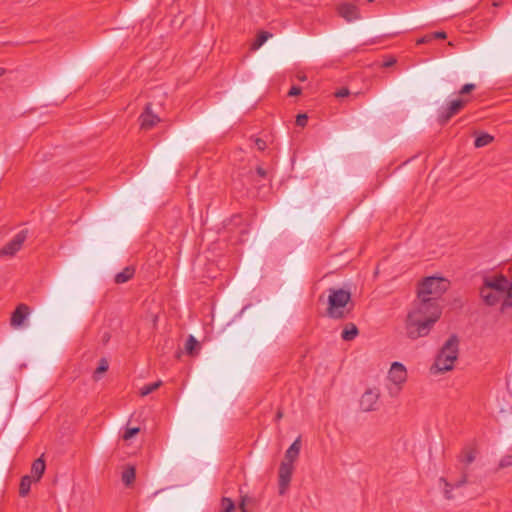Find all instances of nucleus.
I'll return each instance as SVG.
<instances>
[{"label":"nucleus","mask_w":512,"mask_h":512,"mask_svg":"<svg viewBox=\"0 0 512 512\" xmlns=\"http://www.w3.org/2000/svg\"><path fill=\"white\" fill-rule=\"evenodd\" d=\"M441 314L442 310L438 303L417 298L406 319L405 328L408 338L416 340L427 336Z\"/></svg>","instance_id":"1"},{"label":"nucleus","mask_w":512,"mask_h":512,"mask_svg":"<svg viewBox=\"0 0 512 512\" xmlns=\"http://www.w3.org/2000/svg\"><path fill=\"white\" fill-rule=\"evenodd\" d=\"M351 293L343 288L328 289V307L326 314L332 319H343L352 310Z\"/></svg>","instance_id":"2"},{"label":"nucleus","mask_w":512,"mask_h":512,"mask_svg":"<svg viewBox=\"0 0 512 512\" xmlns=\"http://www.w3.org/2000/svg\"><path fill=\"white\" fill-rule=\"evenodd\" d=\"M458 346L459 340L457 336H450L437 355L435 362L431 367V371L438 373L452 370L454 363L458 358Z\"/></svg>","instance_id":"3"},{"label":"nucleus","mask_w":512,"mask_h":512,"mask_svg":"<svg viewBox=\"0 0 512 512\" xmlns=\"http://www.w3.org/2000/svg\"><path fill=\"white\" fill-rule=\"evenodd\" d=\"M448 287L449 282L442 277H427L419 284L417 298L438 303L439 298Z\"/></svg>","instance_id":"4"},{"label":"nucleus","mask_w":512,"mask_h":512,"mask_svg":"<svg viewBox=\"0 0 512 512\" xmlns=\"http://www.w3.org/2000/svg\"><path fill=\"white\" fill-rule=\"evenodd\" d=\"M408 378L406 367L400 362H393L388 371V380L392 383V386L388 387L390 396H397L402 390L403 385L406 383Z\"/></svg>","instance_id":"5"},{"label":"nucleus","mask_w":512,"mask_h":512,"mask_svg":"<svg viewBox=\"0 0 512 512\" xmlns=\"http://www.w3.org/2000/svg\"><path fill=\"white\" fill-rule=\"evenodd\" d=\"M510 287V280L506 276L500 274L484 277L483 284L480 289H483L484 291H498L504 294H509L512 291Z\"/></svg>","instance_id":"6"},{"label":"nucleus","mask_w":512,"mask_h":512,"mask_svg":"<svg viewBox=\"0 0 512 512\" xmlns=\"http://www.w3.org/2000/svg\"><path fill=\"white\" fill-rule=\"evenodd\" d=\"M468 103V99H455L442 106L438 111V122L441 125L446 124L453 116L458 114Z\"/></svg>","instance_id":"7"},{"label":"nucleus","mask_w":512,"mask_h":512,"mask_svg":"<svg viewBox=\"0 0 512 512\" xmlns=\"http://www.w3.org/2000/svg\"><path fill=\"white\" fill-rule=\"evenodd\" d=\"M479 295L482 301L488 306H495L496 304L501 303L502 311L512 307V305L506 304L508 302L507 293L504 294L498 291H484L483 289H479Z\"/></svg>","instance_id":"8"},{"label":"nucleus","mask_w":512,"mask_h":512,"mask_svg":"<svg viewBox=\"0 0 512 512\" xmlns=\"http://www.w3.org/2000/svg\"><path fill=\"white\" fill-rule=\"evenodd\" d=\"M380 392L377 388L367 389L359 400L360 409L363 412H372L378 409Z\"/></svg>","instance_id":"9"},{"label":"nucleus","mask_w":512,"mask_h":512,"mask_svg":"<svg viewBox=\"0 0 512 512\" xmlns=\"http://www.w3.org/2000/svg\"><path fill=\"white\" fill-rule=\"evenodd\" d=\"M27 239V230H21L18 232L13 239L8 242L1 250L0 257L14 256L22 247L23 243Z\"/></svg>","instance_id":"10"},{"label":"nucleus","mask_w":512,"mask_h":512,"mask_svg":"<svg viewBox=\"0 0 512 512\" xmlns=\"http://www.w3.org/2000/svg\"><path fill=\"white\" fill-rule=\"evenodd\" d=\"M294 466L290 463H281L279 467V494L284 495L289 487Z\"/></svg>","instance_id":"11"},{"label":"nucleus","mask_w":512,"mask_h":512,"mask_svg":"<svg viewBox=\"0 0 512 512\" xmlns=\"http://www.w3.org/2000/svg\"><path fill=\"white\" fill-rule=\"evenodd\" d=\"M29 315V306L23 303L19 304L11 315L10 325L13 328H20L24 326Z\"/></svg>","instance_id":"12"},{"label":"nucleus","mask_w":512,"mask_h":512,"mask_svg":"<svg viewBox=\"0 0 512 512\" xmlns=\"http://www.w3.org/2000/svg\"><path fill=\"white\" fill-rule=\"evenodd\" d=\"M139 121L142 129L149 130L160 122V118L152 112L151 104H147L144 112L139 117Z\"/></svg>","instance_id":"13"},{"label":"nucleus","mask_w":512,"mask_h":512,"mask_svg":"<svg viewBox=\"0 0 512 512\" xmlns=\"http://www.w3.org/2000/svg\"><path fill=\"white\" fill-rule=\"evenodd\" d=\"M338 13L346 21L351 22L360 18L359 8L351 3H343L338 7Z\"/></svg>","instance_id":"14"},{"label":"nucleus","mask_w":512,"mask_h":512,"mask_svg":"<svg viewBox=\"0 0 512 512\" xmlns=\"http://www.w3.org/2000/svg\"><path fill=\"white\" fill-rule=\"evenodd\" d=\"M301 449V440L298 437L287 449L285 453V460L283 463H290L293 465L294 461L298 458Z\"/></svg>","instance_id":"15"},{"label":"nucleus","mask_w":512,"mask_h":512,"mask_svg":"<svg viewBox=\"0 0 512 512\" xmlns=\"http://www.w3.org/2000/svg\"><path fill=\"white\" fill-rule=\"evenodd\" d=\"M45 469L46 464L42 456L34 460L31 466V476L34 479V481H39L41 479L45 472Z\"/></svg>","instance_id":"16"},{"label":"nucleus","mask_w":512,"mask_h":512,"mask_svg":"<svg viewBox=\"0 0 512 512\" xmlns=\"http://www.w3.org/2000/svg\"><path fill=\"white\" fill-rule=\"evenodd\" d=\"M359 334L358 328L354 323H348L345 325L342 333L341 338L344 341H352L354 340L357 335Z\"/></svg>","instance_id":"17"},{"label":"nucleus","mask_w":512,"mask_h":512,"mask_svg":"<svg viewBox=\"0 0 512 512\" xmlns=\"http://www.w3.org/2000/svg\"><path fill=\"white\" fill-rule=\"evenodd\" d=\"M33 481H34V479L30 475H24L21 478L20 485H19V495L21 497H25L29 494Z\"/></svg>","instance_id":"18"},{"label":"nucleus","mask_w":512,"mask_h":512,"mask_svg":"<svg viewBox=\"0 0 512 512\" xmlns=\"http://www.w3.org/2000/svg\"><path fill=\"white\" fill-rule=\"evenodd\" d=\"M134 272H135V270L132 267L124 268L123 271H121L115 275V282L117 284H122V283L127 282L128 280H130L133 277Z\"/></svg>","instance_id":"19"},{"label":"nucleus","mask_w":512,"mask_h":512,"mask_svg":"<svg viewBox=\"0 0 512 512\" xmlns=\"http://www.w3.org/2000/svg\"><path fill=\"white\" fill-rule=\"evenodd\" d=\"M135 476V468L133 466H128L122 472V481L126 486H130L134 482Z\"/></svg>","instance_id":"20"},{"label":"nucleus","mask_w":512,"mask_h":512,"mask_svg":"<svg viewBox=\"0 0 512 512\" xmlns=\"http://www.w3.org/2000/svg\"><path fill=\"white\" fill-rule=\"evenodd\" d=\"M494 140V137L488 133H481L476 137L474 145L477 148H481L489 145Z\"/></svg>","instance_id":"21"},{"label":"nucleus","mask_w":512,"mask_h":512,"mask_svg":"<svg viewBox=\"0 0 512 512\" xmlns=\"http://www.w3.org/2000/svg\"><path fill=\"white\" fill-rule=\"evenodd\" d=\"M199 346V342L196 338L190 335L185 343V351L189 355H194L196 348Z\"/></svg>","instance_id":"22"},{"label":"nucleus","mask_w":512,"mask_h":512,"mask_svg":"<svg viewBox=\"0 0 512 512\" xmlns=\"http://www.w3.org/2000/svg\"><path fill=\"white\" fill-rule=\"evenodd\" d=\"M475 460V451L473 449H464L460 455V461L466 465Z\"/></svg>","instance_id":"23"},{"label":"nucleus","mask_w":512,"mask_h":512,"mask_svg":"<svg viewBox=\"0 0 512 512\" xmlns=\"http://www.w3.org/2000/svg\"><path fill=\"white\" fill-rule=\"evenodd\" d=\"M162 385V381H157V382H154V383H150V384H147V385H144L141 389H140V395L142 397L144 396H147L149 395L150 393L154 392L155 390H157L160 386Z\"/></svg>","instance_id":"24"},{"label":"nucleus","mask_w":512,"mask_h":512,"mask_svg":"<svg viewBox=\"0 0 512 512\" xmlns=\"http://www.w3.org/2000/svg\"><path fill=\"white\" fill-rule=\"evenodd\" d=\"M108 368H109V363H108L107 359L102 358L99 361V365H98L97 369L94 372V375H93L94 380H99L101 374L106 372L108 370Z\"/></svg>","instance_id":"25"},{"label":"nucleus","mask_w":512,"mask_h":512,"mask_svg":"<svg viewBox=\"0 0 512 512\" xmlns=\"http://www.w3.org/2000/svg\"><path fill=\"white\" fill-rule=\"evenodd\" d=\"M270 37L272 34L266 31H262L257 35L256 41L253 43V49L260 48Z\"/></svg>","instance_id":"26"},{"label":"nucleus","mask_w":512,"mask_h":512,"mask_svg":"<svg viewBox=\"0 0 512 512\" xmlns=\"http://www.w3.org/2000/svg\"><path fill=\"white\" fill-rule=\"evenodd\" d=\"M222 512H234L235 504L230 498L223 497L221 501Z\"/></svg>","instance_id":"27"},{"label":"nucleus","mask_w":512,"mask_h":512,"mask_svg":"<svg viewBox=\"0 0 512 512\" xmlns=\"http://www.w3.org/2000/svg\"><path fill=\"white\" fill-rule=\"evenodd\" d=\"M139 431H140V429L138 427L127 428L125 433L123 434V439L129 440L132 437H134L136 434H138Z\"/></svg>","instance_id":"28"},{"label":"nucleus","mask_w":512,"mask_h":512,"mask_svg":"<svg viewBox=\"0 0 512 512\" xmlns=\"http://www.w3.org/2000/svg\"><path fill=\"white\" fill-rule=\"evenodd\" d=\"M476 88L475 84L468 83L462 86V88L459 91V95L464 96L471 91H473Z\"/></svg>","instance_id":"29"},{"label":"nucleus","mask_w":512,"mask_h":512,"mask_svg":"<svg viewBox=\"0 0 512 512\" xmlns=\"http://www.w3.org/2000/svg\"><path fill=\"white\" fill-rule=\"evenodd\" d=\"M308 117L306 114H299L296 118V124L300 127H304L307 124Z\"/></svg>","instance_id":"30"},{"label":"nucleus","mask_w":512,"mask_h":512,"mask_svg":"<svg viewBox=\"0 0 512 512\" xmlns=\"http://www.w3.org/2000/svg\"><path fill=\"white\" fill-rule=\"evenodd\" d=\"M433 40V36H431V33L430 34H427L421 38H419L417 41H416V44L417 45H421V44H426V43H429Z\"/></svg>","instance_id":"31"},{"label":"nucleus","mask_w":512,"mask_h":512,"mask_svg":"<svg viewBox=\"0 0 512 512\" xmlns=\"http://www.w3.org/2000/svg\"><path fill=\"white\" fill-rule=\"evenodd\" d=\"M441 481H443L445 483V497L447 499H451L452 498V495H451V490H452V486L444 479V478H441Z\"/></svg>","instance_id":"32"},{"label":"nucleus","mask_w":512,"mask_h":512,"mask_svg":"<svg viewBox=\"0 0 512 512\" xmlns=\"http://www.w3.org/2000/svg\"><path fill=\"white\" fill-rule=\"evenodd\" d=\"M349 95V90L347 88H342L340 90H338L336 93H335V96L337 98H343V97H346Z\"/></svg>","instance_id":"33"},{"label":"nucleus","mask_w":512,"mask_h":512,"mask_svg":"<svg viewBox=\"0 0 512 512\" xmlns=\"http://www.w3.org/2000/svg\"><path fill=\"white\" fill-rule=\"evenodd\" d=\"M301 93V88L298 86H292L288 92L289 96H297Z\"/></svg>","instance_id":"34"},{"label":"nucleus","mask_w":512,"mask_h":512,"mask_svg":"<svg viewBox=\"0 0 512 512\" xmlns=\"http://www.w3.org/2000/svg\"><path fill=\"white\" fill-rule=\"evenodd\" d=\"M431 36H433V39H445L447 37L446 33L443 31L433 32Z\"/></svg>","instance_id":"35"},{"label":"nucleus","mask_w":512,"mask_h":512,"mask_svg":"<svg viewBox=\"0 0 512 512\" xmlns=\"http://www.w3.org/2000/svg\"><path fill=\"white\" fill-rule=\"evenodd\" d=\"M256 174L260 178H266L267 177V171L264 168H262L261 166H258L256 168Z\"/></svg>","instance_id":"36"},{"label":"nucleus","mask_w":512,"mask_h":512,"mask_svg":"<svg viewBox=\"0 0 512 512\" xmlns=\"http://www.w3.org/2000/svg\"><path fill=\"white\" fill-rule=\"evenodd\" d=\"M466 482H467V476H466V474H464V475L462 476L461 480H460V481H458V482L456 483V485H455V486H456V487L462 486V485H464Z\"/></svg>","instance_id":"37"},{"label":"nucleus","mask_w":512,"mask_h":512,"mask_svg":"<svg viewBox=\"0 0 512 512\" xmlns=\"http://www.w3.org/2000/svg\"><path fill=\"white\" fill-rule=\"evenodd\" d=\"M256 145L257 147L260 149V150H263L264 147H265V142L263 140H260V139H257L256 140Z\"/></svg>","instance_id":"38"},{"label":"nucleus","mask_w":512,"mask_h":512,"mask_svg":"<svg viewBox=\"0 0 512 512\" xmlns=\"http://www.w3.org/2000/svg\"><path fill=\"white\" fill-rule=\"evenodd\" d=\"M395 62H396V60H395V59H389V60L385 61L383 65H384L385 67H390V66L394 65V64H395Z\"/></svg>","instance_id":"39"},{"label":"nucleus","mask_w":512,"mask_h":512,"mask_svg":"<svg viewBox=\"0 0 512 512\" xmlns=\"http://www.w3.org/2000/svg\"><path fill=\"white\" fill-rule=\"evenodd\" d=\"M283 417V414L281 411H278L276 414V421H279Z\"/></svg>","instance_id":"40"},{"label":"nucleus","mask_w":512,"mask_h":512,"mask_svg":"<svg viewBox=\"0 0 512 512\" xmlns=\"http://www.w3.org/2000/svg\"><path fill=\"white\" fill-rule=\"evenodd\" d=\"M4 74V69L0 68V77Z\"/></svg>","instance_id":"41"},{"label":"nucleus","mask_w":512,"mask_h":512,"mask_svg":"<svg viewBox=\"0 0 512 512\" xmlns=\"http://www.w3.org/2000/svg\"><path fill=\"white\" fill-rule=\"evenodd\" d=\"M241 509H242V512H246V510L244 508V504L241 505Z\"/></svg>","instance_id":"42"},{"label":"nucleus","mask_w":512,"mask_h":512,"mask_svg":"<svg viewBox=\"0 0 512 512\" xmlns=\"http://www.w3.org/2000/svg\"><path fill=\"white\" fill-rule=\"evenodd\" d=\"M507 464V461H504V463H501V467H504Z\"/></svg>","instance_id":"43"},{"label":"nucleus","mask_w":512,"mask_h":512,"mask_svg":"<svg viewBox=\"0 0 512 512\" xmlns=\"http://www.w3.org/2000/svg\"><path fill=\"white\" fill-rule=\"evenodd\" d=\"M507 464V461H504V463H501V467H504Z\"/></svg>","instance_id":"44"},{"label":"nucleus","mask_w":512,"mask_h":512,"mask_svg":"<svg viewBox=\"0 0 512 512\" xmlns=\"http://www.w3.org/2000/svg\"><path fill=\"white\" fill-rule=\"evenodd\" d=\"M369 3H372L374 0H367Z\"/></svg>","instance_id":"45"}]
</instances>
